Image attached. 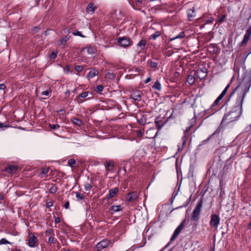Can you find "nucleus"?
<instances>
[{"mask_svg":"<svg viewBox=\"0 0 251 251\" xmlns=\"http://www.w3.org/2000/svg\"><path fill=\"white\" fill-rule=\"evenodd\" d=\"M251 86V76L245 75L239 84L230 94L225 104L229 101L231 98L237 93V97L234 105L226 111L222 121L221 124H228L238 120L243 113V103L244 98L249 91Z\"/></svg>","mask_w":251,"mask_h":251,"instance_id":"nucleus-1","label":"nucleus"},{"mask_svg":"<svg viewBox=\"0 0 251 251\" xmlns=\"http://www.w3.org/2000/svg\"><path fill=\"white\" fill-rule=\"evenodd\" d=\"M203 205V201L201 199L197 203L196 206L191 216V221L197 223L200 219V216L201 214V208ZM197 225V224H196Z\"/></svg>","mask_w":251,"mask_h":251,"instance_id":"nucleus-2","label":"nucleus"},{"mask_svg":"<svg viewBox=\"0 0 251 251\" xmlns=\"http://www.w3.org/2000/svg\"><path fill=\"white\" fill-rule=\"evenodd\" d=\"M117 42L120 47L127 48L133 44V42L128 37H119L117 39Z\"/></svg>","mask_w":251,"mask_h":251,"instance_id":"nucleus-3","label":"nucleus"},{"mask_svg":"<svg viewBox=\"0 0 251 251\" xmlns=\"http://www.w3.org/2000/svg\"><path fill=\"white\" fill-rule=\"evenodd\" d=\"M112 242L107 239H103L99 242L96 245V249L97 251H100L102 249L107 248L108 246H111Z\"/></svg>","mask_w":251,"mask_h":251,"instance_id":"nucleus-4","label":"nucleus"},{"mask_svg":"<svg viewBox=\"0 0 251 251\" xmlns=\"http://www.w3.org/2000/svg\"><path fill=\"white\" fill-rule=\"evenodd\" d=\"M142 96V91L138 90H133L132 92H130L129 98L130 99L133 100L134 101H137V102H138L141 100Z\"/></svg>","mask_w":251,"mask_h":251,"instance_id":"nucleus-5","label":"nucleus"},{"mask_svg":"<svg viewBox=\"0 0 251 251\" xmlns=\"http://www.w3.org/2000/svg\"><path fill=\"white\" fill-rule=\"evenodd\" d=\"M144 0H129L130 5L136 10H140L144 4Z\"/></svg>","mask_w":251,"mask_h":251,"instance_id":"nucleus-6","label":"nucleus"},{"mask_svg":"<svg viewBox=\"0 0 251 251\" xmlns=\"http://www.w3.org/2000/svg\"><path fill=\"white\" fill-rule=\"evenodd\" d=\"M185 224V221L183 220L181 222L180 224L177 227V228L175 229V230L170 239V242L173 241L177 237V236L178 235V234L180 233L181 231L184 227Z\"/></svg>","mask_w":251,"mask_h":251,"instance_id":"nucleus-7","label":"nucleus"},{"mask_svg":"<svg viewBox=\"0 0 251 251\" xmlns=\"http://www.w3.org/2000/svg\"><path fill=\"white\" fill-rule=\"evenodd\" d=\"M220 221V217L216 214H212L211 215V220L210 221V225L211 226L217 228Z\"/></svg>","mask_w":251,"mask_h":251,"instance_id":"nucleus-8","label":"nucleus"},{"mask_svg":"<svg viewBox=\"0 0 251 251\" xmlns=\"http://www.w3.org/2000/svg\"><path fill=\"white\" fill-rule=\"evenodd\" d=\"M139 193L137 191H130L126 195V200L128 202H132L136 201L138 198Z\"/></svg>","mask_w":251,"mask_h":251,"instance_id":"nucleus-9","label":"nucleus"},{"mask_svg":"<svg viewBox=\"0 0 251 251\" xmlns=\"http://www.w3.org/2000/svg\"><path fill=\"white\" fill-rule=\"evenodd\" d=\"M251 35V25L250 26L246 31L245 34L244 35L243 40L241 43V46L245 47L246 46L248 42L250 36Z\"/></svg>","mask_w":251,"mask_h":251,"instance_id":"nucleus-10","label":"nucleus"},{"mask_svg":"<svg viewBox=\"0 0 251 251\" xmlns=\"http://www.w3.org/2000/svg\"><path fill=\"white\" fill-rule=\"evenodd\" d=\"M29 238L28 239V246L30 247L34 248L38 245V239L37 237L32 233H29Z\"/></svg>","mask_w":251,"mask_h":251,"instance_id":"nucleus-11","label":"nucleus"},{"mask_svg":"<svg viewBox=\"0 0 251 251\" xmlns=\"http://www.w3.org/2000/svg\"><path fill=\"white\" fill-rule=\"evenodd\" d=\"M18 170V167L15 165H10L7 166L4 169V171L10 174H16Z\"/></svg>","mask_w":251,"mask_h":251,"instance_id":"nucleus-12","label":"nucleus"},{"mask_svg":"<svg viewBox=\"0 0 251 251\" xmlns=\"http://www.w3.org/2000/svg\"><path fill=\"white\" fill-rule=\"evenodd\" d=\"M219 50V48L215 44H210L207 47V50L211 54H217Z\"/></svg>","mask_w":251,"mask_h":251,"instance_id":"nucleus-13","label":"nucleus"},{"mask_svg":"<svg viewBox=\"0 0 251 251\" xmlns=\"http://www.w3.org/2000/svg\"><path fill=\"white\" fill-rule=\"evenodd\" d=\"M186 65L187 64H179L178 66H176V71L174 74L175 77L178 76L179 75L181 74L183 72Z\"/></svg>","mask_w":251,"mask_h":251,"instance_id":"nucleus-14","label":"nucleus"},{"mask_svg":"<svg viewBox=\"0 0 251 251\" xmlns=\"http://www.w3.org/2000/svg\"><path fill=\"white\" fill-rule=\"evenodd\" d=\"M155 124L156 126H157L158 129H160L164 125L166 122L164 121L163 118L158 116L155 120Z\"/></svg>","mask_w":251,"mask_h":251,"instance_id":"nucleus-15","label":"nucleus"},{"mask_svg":"<svg viewBox=\"0 0 251 251\" xmlns=\"http://www.w3.org/2000/svg\"><path fill=\"white\" fill-rule=\"evenodd\" d=\"M147 115L143 114V113H140L139 115L136 116L138 122L140 125H144L146 124L147 122Z\"/></svg>","mask_w":251,"mask_h":251,"instance_id":"nucleus-16","label":"nucleus"},{"mask_svg":"<svg viewBox=\"0 0 251 251\" xmlns=\"http://www.w3.org/2000/svg\"><path fill=\"white\" fill-rule=\"evenodd\" d=\"M118 191L119 188L118 187H115L114 188L110 189L109 191V194L105 198V199L106 200H109L113 198L118 193Z\"/></svg>","mask_w":251,"mask_h":251,"instance_id":"nucleus-17","label":"nucleus"},{"mask_svg":"<svg viewBox=\"0 0 251 251\" xmlns=\"http://www.w3.org/2000/svg\"><path fill=\"white\" fill-rule=\"evenodd\" d=\"M197 73L198 76L200 79L203 78L206 76L207 69L205 68L199 69Z\"/></svg>","mask_w":251,"mask_h":251,"instance_id":"nucleus-18","label":"nucleus"},{"mask_svg":"<svg viewBox=\"0 0 251 251\" xmlns=\"http://www.w3.org/2000/svg\"><path fill=\"white\" fill-rule=\"evenodd\" d=\"M96 8L97 7L93 3H89L86 7V11L88 13L92 14L95 12Z\"/></svg>","mask_w":251,"mask_h":251,"instance_id":"nucleus-19","label":"nucleus"},{"mask_svg":"<svg viewBox=\"0 0 251 251\" xmlns=\"http://www.w3.org/2000/svg\"><path fill=\"white\" fill-rule=\"evenodd\" d=\"M99 74V71L95 68H92L88 73L87 77L88 79L93 78Z\"/></svg>","mask_w":251,"mask_h":251,"instance_id":"nucleus-20","label":"nucleus"},{"mask_svg":"<svg viewBox=\"0 0 251 251\" xmlns=\"http://www.w3.org/2000/svg\"><path fill=\"white\" fill-rule=\"evenodd\" d=\"M221 131V129L218 128H217L211 135H210L206 139L204 140L201 141V144L200 145V146L204 145L206 144L208 141L210 140V139L213 137L214 135L216 134H218L219 132Z\"/></svg>","mask_w":251,"mask_h":251,"instance_id":"nucleus-21","label":"nucleus"},{"mask_svg":"<svg viewBox=\"0 0 251 251\" xmlns=\"http://www.w3.org/2000/svg\"><path fill=\"white\" fill-rule=\"evenodd\" d=\"M114 163L112 160H106L105 167L106 171H111L114 169Z\"/></svg>","mask_w":251,"mask_h":251,"instance_id":"nucleus-22","label":"nucleus"},{"mask_svg":"<svg viewBox=\"0 0 251 251\" xmlns=\"http://www.w3.org/2000/svg\"><path fill=\"white\" fill-rule=\"evenodd\" d=\"M187 16L190 21H192L193 18L196 17V12L194 7L187 10Z\"/></svg>","mask_w":251,"mask_h":251,"instance_id":"nucleus-23","label":"nucleus"},{"mask_svg":"<svg viewBox=\"0 0 251 251\" xmlns=\"http://www.w3.org/2000/svg\"><path fill=\"white\" fill-rule=\"evenodd\" d=\"M49 171V168L44 167L42 168L41 170V172L39 174V176L43 178L44 177H46L47 176V174Z\"/></svg>","mask_w":251,"mask_h":251,"instance_id":"nucleus-24","label":"nucleus"},{"mask_svg":"<svg viewBox=\"0 0 251 251\" xmlns=\"http://www.w3.org/2000/svg\"><path fill=\"white\" fill-rule=\"evenodd\" d=\"M162 33V30H157L154 33L152 34L149 37V40H155L156 39L157 37L160 36Z\"/></svg>","mask_w":251,"mask_h":251,"instance_id":"nucleus-25","label":"nucleus"},{"mask_svg":"<svg viewBox=\"0 0 251 251\" xmlns=\"http://www.w3.org/2000/svg\"><path fill=\"white\" fill-rule=\"evenodd\" d=\"M70 37H68V36H63L61 39L58 41V43L59 45H65L69 40Z\"/></svg>","mask_w":251,"mask_h":251,"instance_id":"nucleus-26","label":"nucleus"},{"mask_svg":"<svg viewBox=\"0 0 251 251\" xmlns=\"http://www.w3.org/2000/svg\"><path fill=\"white\" fill-rule=\"evenodd\" d=\"M89 94L90 93L88 91L82 92L78 96V99L79 100L80 102H82L84 101V99L87 97Z\"/></svg>","mask_w":251,"mask_h":251,"instance_id":"nucleus-27","label":"nucleus"},{"mask_svg":"<svg viewBox=\"0 0 251 251\" xmlns=\"http://www.w3.org/2000/svg\"><path fill=\"white\" fill-rule=\"evenodd\" d=\"M141 71H142L141 68L136 67V68H133L132 69L129 70V72H130L131 75H139V74Z\"/></svg>","mask_w":251,"mask_h":251,"instance_id":"nucleus-28","label":"nucleus"},{"mask_svg":"<svg viewBox=\"0 0 251 251\" xmlns=\"http://www.w3.org/2000/svg\"><path fill=\"white\" fill-rule=\"evenodd\" d=\"M222 98L218 96L216 100L214 101L213 103L211 106V108L213 110H216L217 106L219 105V102L222 100Z\"/></svg>","mask_w":251,"mask_h":251,"instance_id":"nucleus-29","label":"nucleus"},{"mask_svg":"<svg viewBox=\"0 0 251 251\" xmlns=\"http://www.w3.org/2000/svg\"><path fill=\"white\" fill-rule=\"evenodd\" d=\"M187 82L190 85H193L195 82V76L192 75H188L187 77Z\"/></svg>","mask_w":251,"mask_h":251,"instance_id":"nucleus-30","label":"nucleus"},{"mask_svg":"<svg viewBox=\"0 0 251 251\" xmlns=\"http://www.w3.org/2000/svg\"><path fill=\"white\" fill-rule=\"evenodd\" d=\"M146 45V41L145 39H142L137 44V46L140 48L141 50L145 49Z\"/></svg>","mask_w":251,"mask_h":251,"instance_id":"nucleus-31","label":"nucleus"},{"mask_svg":"<svg viewBox=\"0 0 251 251\" xmlns=\"http://www.w3.org/2000/svg\"><path fill=\"white\" fill-rule=\"evenodd\" d=\"M71 121L73 124L78 126H80L82 125V121L76 118H72Z\"/></svg>","mask_w":251,"mask_h":251,"instance_id":"nucleus-32","label":"nucleus"},{"mask_svg":"<svg viewBox=\"0 0 251 251\" xmlns=\"http://www.w3.org/2000/svg\"><path fill=\"white\" fill-rule=\"evenodd\" d=\"M110 210H113L115 212H119L122 210V207L121 205H113L111 207Z\"/></svg>","mask_w":251,"mask_h":251,"instance_id":"nucleus-33","label":"nucleus"},{"mask_svg":"<svg viewBox=\"0 0 251 251\" xmlns=\"http://www.w3.org/2000/svg\"><path fill=\"white\" fill-rule=\"evenodd\" d=\"M152 88L158 91H160L161 90V84L158 80H156L152 85Z\"/></svg>","mask_w":251,"mask_h":251,"instance_id":"nucleus-34","label":"nucleus"},{"mask_svg":"<svg viewBox=\"0 0 251 251\" xmlns=\"http://www.w3.org/2000/svg\"><path fill=\"white\" fill-rule=\"evenodd\" d=\"M58 190V187L55 184H52L51 187L50 188L49 191L51 194H55Z\"/></svg>","mask_w":251,"mask_h":251,"instance_id":"nucleus-35","label":"nucleus"},{"mask_svg":"<svg viewBox=\"0 0 251 251\" xmlns=\"http://www.w3.org/2000/svg\"><path fill=\"white\" fill-rule=\"evenodd\" d=\"M115 77V75L113 73H107L105 75V78L110 80H113Z\"/></svg>","mask_w":251,"mask_h":251,"instance_id":"nucleus-36","label":"nucleus"},{"mask_svg":"<svg viewBox=\"0 0 251 251\" xmlns=\"http://www.w3.org/2000/svg\"><path fill=\"white\" fill-rule=\"evenodd\" d=\"M68 164L71 167L73 168L75 166V165L76 164V161L75 159H74V158H71L68 160Z\"/></svg>","mask_w":251,"mask_h":251,"instance_id":"nucleus-37","label":"nucleus"},{"mask_svg":"<svg viewBox=\"0 0 251 251\" xmlns=\"http://www.w3.org/2000/svg\"><path fill=\"white\" fill-rule=\"evenodd\" d=\"M229 86H230V84H228L226 87V88L224 89V90L222 91V92L221 93V94L219 96V97H220L221 98H223V97L225 96V95L226 94V93H227V91L229 87Z\"/></svg>","mask_w":251,"mask_h":251,"instance_id":"nucleus-38","label":"nucleus"},{"mask_svg":"<svg viewBox=\"0 0 251 251\" xmlns=\"http://www.w3.org/2000/svg\"><path fill=\"white\" fill-rule=\"evenodd\" d=\"M229 86H230V84H228L226 87V88L224 89V90L222 91V92L221 93V94L219 96V97H220L221 98H223V97L225 96V95L226 94V93H227V91L229 87Z\"/></svg>","mask_w":251,"mask_h":251,"instance_id":"nucleus-39","label":"nucleus"},{"mask_svg":"<svg viewBox=\"0 0 251 251\" xmlns=\"http://www.w3.org/2000/svg\"><path fill=\"white\" fill-rule=\"evenodd\" d=\"M76 200L78 201L82 200L84 198V196L83 194L78 192H75Z\"/></svg>","mask_w":251,"mask_h":251,"instance_id":"nucleus-40","label":"nucleus"},{"mask_svg":"<svg viewBox=\"0 0 251 251\" xmlns=\"http://www.w3.org/2000/svg\"><path fill=\"white\" fill-rule=\"evenodd\" d=\"M103 89V87L101 85H99L95 89V91L98 93H100Z\"/></svg>","mask_w":251,"mask_h":251,"instance_id":"nucleus-41","label":"nucleus"},{"mask_svg":"<svg viewBox=\"0 0 251 251\" xmlns=\"http://www.w3.org/2000/svg\"><path fill=\"white\" fill-rule=\"evenodd\" d=\"M87 51L90 53H95L97 50L96 49L93 47L90 46L87 48Z\"/></svg>","mask_w":251,"mask_h":251,"instance_id":"nucleus-42","label":"nucleus"},{"mask_svg":"<svg viewBox=\"0 0 251 251\" xmlns=\"http://www.w3.org/2000/svg\"><path fill=\"white\" fill-rule=\"evenodd\" d=\"M49 126L51 129L54 130L57 129L60 127L58 124H50Z\"/></svg>","mask_w":251,"mask_h":251,"instance_id":"nucleus-43","label":"nucleus"},{"mask_svg":"<svg viewBox=\"0 0 251 251\" xmlns=\"http://www.w3.org/2000/svg\"><path fill=\"white\" fill-rule=\"evenodd\" d=\"M185 36V34L184 32H181L178 35H177L176 37L173 38V39H177V38H183Z\"/></svg>","mask_w":251,"mask_h":251,"instance_id":"nucleus-44","label":"nucleus"},{"mask_svg":"<svg viewBox=\"0 0 251 251\" xmlns=\"http://www.w3.org/2000/svg\"><path fill=\"white\" fill-rule=\"evenodd\" d=\"M11 244L10 242L7 241L5 238H2L0 240V245H3V244Z\"/></svg>","mask_w":251,"mask_h":251,"instance_id":"nucleus-45","label":"nucleus"},{"mask_svg":"<svg viewBox=\"0 0 251 251\" xmlns=\"http://www.w3.org/2000/svg\"><path fill=\"white\" fill-rule=\"evenodd\" d=\"M226 18V15H223L219 16L218 20V22L220 23H223L224 21Z\"/></svg>","mask_w":251,"mask_h":251,"instance_id":"nucleus-46","label":"nucleus"},{"mask_svg":"<svg viewBox=\"0 0 251 251\" xmlns=\"http://www.w3.org/2000/svg\"><path fill=\"white\" fill-rule=\"evenodd\" d=\"M85 189L86 191H89L92 188V185L89 183H86L84 184Z\"/></svg>","mask_w":251,"mask_h":251,"instance_id":"nucleus-47","label":"nucleus"},{"mask_svg":"<svg viewBox=\"0 0 251 251\" xmlns=\"http://www.w3.org/2000/svg\"><path fill=\"white\" fill-rule=\"evenodd\" d=\"M46 236H49V234L54 235L53 231L52 229H48L46 230L45 232Z\"/></svg>","mask_w":251,"mask_h":251,"instance_id":"nucleus-48","label":"nucleus"},{"mask_svg":"<svg viewBox=\"0 0 251 251\" xmlns=\"http://www.w3.org/2000/svg\"><path fill=\"white\" fill-rule=\"evenodd\" d=\"M83 69V67L81 65L75 66V70L78 72L82 71Z\"/></svg>","mask_w":251,"mask_h":251,"instance_id":"nucleus-49","label":"nucleus"},{"mask_svg":"<svg viewBox=\"0 0 251 251\" xmlns=\"http://www.w3.org/2000/svg\"><path fill=\"white\" fill-rule=\"evenodd\" d=\"M73 34L75 35V36H80V37H84V36H83L82 33H81V32L79 31H77V30H76L74 32H73Z\"/></svg>","mask_w":251,"mask_h":251,"instance_id":"nucleus-50","label":"nucleus"},{"mask_svg":"<svg viewBox=\"0 0 251 251\" xmlns=\"http://www.w3.org/2000/svg\"><path fill=\"white\" fill-rule=\"evenodd\" d=\"M55 239L54 238V237L53 236H50L49 238V240H48V242L50 244H52V243H55Z\"/></svg>","mask_w":251,"mask_h":251,"instance_id":"nucleus-51","label":"nucleus"},{"mask_svg":"<svg viewBox=\"0 0 251 251\" xmlns=\"http://www.w3.org/2000/svg\"><path fill=\"white\" fill-rule=\"evenodd\" d=\"M51 92V91L50 90H48L43 91L41 93V95H44V96H48L49 95V94Z\"/></svg>","mask_w":251,"mask_h":251,"instance_id":"nucleus-52","label":"nucleus"},{"mask_svg":"<svg viewBox=\"0 0 251 251\" xmlns=\"http://www.w3.org/2000/svg\"><path fill=\"white\" fill-rule=\"evenodd\" d=\"M64 71L66 73H68L69 72H70V66L69 65H66L64 68Z\"/></svg>","mask_w":251,"mask_h":251,"instance_id":"nucleus-53","label":"nucleus"},{"mask_svg":"<svg viewBox=\"0 0 251 251\" xmlns=\"http://www.w3.org/2000/svg\"><path fill=\"white\" fill-rule=\"evenodd\" d=\"M136 133H137V136L139 137H142V136L143 135V133L142 132V131L141 130H137Z\"/></svg>","mask_w":251,"mask_h":251,"instance_id":"nucleus-54","label":"nucleus"},{"mask_svg":"<svg viewBox=\"0 0 251 251\" xmlns=\"http://www.w3.org/2000/svg\"><path fill=\"white\" fill-rule=\"evenodd\" d=\"M40 30V28L38 26H34L33 28H32V31L34 33H37L38 32H39V31Z\"/></svg>","mask_w":251,"mask_h":251,"instance_id":"nucleus-55","label":"nucleus"},{"mask_svg":"<svg viewBox=\"0 0 251 251\" xmlns=\"http://www.w3.org/2000/svg\"><path fill=\"white\" fill-rule=\"evenodd\" d=\"M57 56V53L55 52H52L50 54V58H55Z\"/></svg>","mask_w":251,"mask_h":251,"instance_id":"nucleus-56","label":"nucleus"},{"mask_svg":"<svg viewBox=\"0 0 251 251\" xmlns=\"http://www.w3.org/2000/svg\"><path fill=\"white\" fill-rule=\"evenodd\" d=\"M10 127L9 125H7L5 124L4 123L0 122V128H3V127L6 128V127Z\"/></svg>","mask_w":251,"mask_h":251,"instance_id":"nucleus-57","label":"nucleus"},{"mask_svg":"<svg viewBox=\"0 0 251 251\" xmlns=\"http://www.w3.org/2000/svg\"><path fill=\"white\" fill-rule=\"evenodd\" d=\"M52 205H53V202H52V201H50L47 202L46 204V206L48 208H49V207L52 206Z\"/></svg>","mask_w":251,"mask_h":251,"instance_id":"nucleus-58","label":"nucleus"},{"mask_svg":"<svg viewBox=\"0 0 251 251\" xmlns=\"http://www.w3.org/2000/svg\"><path fill=\"white\" fill-rule=\"evenodd\" d=\"M213 21H214V18L213 17H211L210 19L206 21L205 24H211L213 23Z\"/></svg>","mask_w":251,"mask_h":251,"instance_id":"nucleus-59","label":"nucleus"},{"mask_svg":"<svg viewBox=\"0 0 251 251\" xmlns=\"http://www.w3.org/2000/svg\"><path fill=\"white\" fill-rule=\"evenodd\" d=\"M182 139L183 140L182 147H183L184 146H185L186 144V137H185V136H184L182 137Z\"/></svg>","mask_w":251,"mask_h":251,"instance_id":"nucleus-60","label":"nucleus"},{"mask_svg":"<svg viewBox=\"0 0 251 251\" xmlns=\"http://www.w3.org/2000/svg\"><path fill=\"white\" fill-rule=\"evenodd\" d=\"M69 206H70V202L69 201H67V202H65V203L64 204V207H65V208L66 209H68L69 208Z\"/></svg>","mask_w":251,"mask_h":251,"instance_id":"nucleus-61","label":"nucleus"},{"mask_svg":"<svg viewBox=\"0 0 251 251\" xmlns=\"http://www.w3.org/2000/svg\"><path fill=\"white\" fill-rule=\"evenodd\" d=\"M54 221L56 224L59 223L60 222V219L59 217H55Z\"/></svg>","mask_w":251,"mask_h":251,"instance_id":"nucleus-62","label":"nucleus"},{"mask_svg":"<svg viewBox=\"0 0 251 251\" xmlns=\"http://www.w3.org/2000/svg\"><path fill=\"white\" fill-rule=\"evenodd\" d=\"M6 88V86L4 84H0V90H4Z\"/></svg>","mask_w":251,"mask_h":251,"instance_id":"nucleus-63","label":"nucleus"},{"mask_svg":"<svg viewBox=\"0 0 251 251\" xmlns=\"http://www.w3.org/2000/svg\"><path fill=\"white\" fill-rule=\"evenodd\" d=\"M151 81V77H148L145 81L144 82L145 83H147Z\"/></svg>","mask_w":251,"mask_h":251,"instance_id":"nucleus-64","label":"nucleus"}]
</instances>
